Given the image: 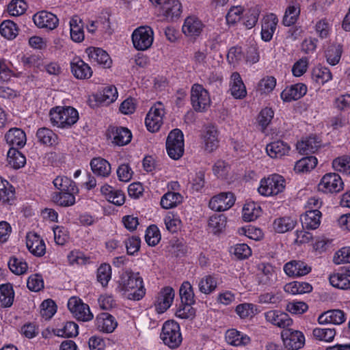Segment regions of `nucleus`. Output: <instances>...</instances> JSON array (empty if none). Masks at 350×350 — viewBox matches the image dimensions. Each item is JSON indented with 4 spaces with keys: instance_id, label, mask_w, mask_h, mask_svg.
Instances as JSON below:
<instances>
[{
    "instance_id": "3",
    "label": "nucleus",
    "mask_w": 350,
    "mask_h": 350,
    "mask_svg": "<svg viewBox=\"0 0 350 350\" xmlns=\"http://www.w3.org/2000/svg\"><path fill=\"white\" fill-rule=\"evenodd\" d=\"M163 343L171 349L178 347L183 340L178 323L174 321L164 323L160 335Z\"/></svg>"
},
{
    "instance_id": "47",
    "label": "nucleus",
    "mask_w": 350,
    "mask_h": 350,
    "mask_svg": "<svg viewBox=\"0 0 350 350\" xmlns=\"http://www.w3.org/2000/svg\"><path fill=\"white\" fill-rule=\"evenodd\" d=\"M312 77L316 83L321 85H323L332 78L329 69L321 66H318L313 69Z\"/></svg>"
},
{
    "instance_id": "51",
    "label": "nucleus",
    "mask_w": 350,
    "mask_h": 350,
    "mask_svg": "<svg viewBox=\"0 0 350 350\" xmlns=\"http://www.w3.org/2000/svg\"><path fill=\"white\" fill-rule=\"evenodd\" d=\"M10 271L16 275L24 274L28 268L27 262L23 259L12 256L8 262Z\"/></svg>"
},
{
    "instance_id": "36",
    "label": "nucleus",
    "mask_w": 350,
    "mask_h": 350,
    "mask_svg": "<svg viewBox=\"0 0 350 350\" xmlns=\"http://www.w3.org/2000/svg\"><path fill=\"white\" fill-rule=\"evenodd\" d=\"M8 161L11 167L18 169L25 165L26 159L16 148L10 147L8 152Z\"/></svg>"
},
{
    "instance_id": "60",
    "label": "nucleus",
    "mask_w": 350,
    "mask_h": 350,
    "mask_svg": "<svg viewBox=\"0 0 350 350\" xmlns=\"http://www.w3.org/2000/svg\"><path fill=\"white\" fill-rule=\"evenodd\" d=\"M299 12L300 10L298 7L295 5L288 6L283 18V24L285 26H291V25L295 24L297 21Z\"/></svg>"
},
{
    "instance_id": "53",
    "label": "nucleus",
    "mask_w": 350,
    "mask_h": 350,
    "mask_svg": "<svg viewBox=\"0 0 350 350\" xmlns=\"http://www.w3.org/2000/svg\"><path fill=\"white\" fill-rule=\"evenodd\" d=\"M14 197V187L6 180L0 178V200L9 202Z\"/></svg>"
},
{
    "instance_id": "15",
    "label": "nucleus",
    "mask_w": 350,
    "mask_h": 350,
    "mask_svg": "<svg viewBox=\"0 0 350 350\" xmlns=\"http://www.w3.org/2000/svg\"><path fill=\"white\" fill-rule=\"evenodd\" d=\"M312 269L301 260H291L284 266V272L289 276L299 277L307 275Z\"/></svg>"
},
{
    "instance_id": "9",
    "label": "nucleus",
    "mask_w": 350,
    "mask_h": 350,
    "mask_svg": "<svg viewBox=\"0 0 350 350\" xmlns=\"http://www.w3.org/2000/svg\"><path fill=\"white\" fill-rule=\"evenodd\" d=\"M319 190L324 193H338L343 189V182L336 173H327L323 176L318 185Z\"/></svg>"
},
{
    "instance_id": "25",
    "label": "nucleus",
    "mask_w": 350,
    "mask_h": 350,
    "mask_svg": "<svg viewBox=\"0 0 350 350\" xmlns=\"http://www.w3.org/2000/svg\"><path fill=\"white\" fill-rule=\"evenodd\" d=\"M90 166L93 173L98 176L107 177L111 172L110 163L100 157L92 159Z\"/></svg>"
},
{
    "instance_id": "12",
    "label": "nucleus",
    "mask_w": 350,
    "mask_h": 350,
    "mask_svg": "<svg viewBox=\"0 0 350 350\" xmlns=\"http://www.w3.org/2000/svg\"><path fill=\"white\" fill-rule=\"evenodd\" d=\"M281 336L284 345L288 349L297 350L301 348L305 342L303 334L299 331H293L290 329L282 332Z\"/></svg>"
},
{
    "instance_id": "38",
    "label": "nucleus",
    "mask_w": 350,
    "mask_h": 350,
    "mask_svg": "<svg viewBox=\"0 0 350 350\" xmlns=\"http://www.w3.org/2000/svg\"><path fill=\"white\" fill-rule=\"evenodd\" d=\"M53 183L55 188L62 191L78 192L75 183L66 176H57Z\"/></svg>"
},
{
    "instance_id": "19",
    "label": "nucleus",
    "mask_w": 350,
    "mask_h": 350,
    "mask_svg": "<svg viewBox=\"0 0 350 350\" xmlns=\"http://www.w3.org/2000/svg\"><path fill=\"white\" fill-rule=\"evenodd\" d=\"M307 92V87L304 83H297L287 87L281 93V98L286 102L298 100Z\"/></svg>"
},
{
    "instance_id": "14",
    "label": "nucleus",
    "mask_w": 350,
    "mask_h": 350,
    "mask_svg": "<svg viewBox=\"0 0 350 350\" xmlns=\"http://www.w3.org/2000/svg\"><path fill=\"white\" fill-rule=\"evenodd\" d=\"M174 291L170 286H166L159 292L156 300L157 310L163 312L172 305L174 298Z\"/></svg>"
},
{
    "instance_id": "45",
    "label": "nucleus",
    "mask_w": 350,
    "mask_h": 350,
    "mask_svg": "<svg viewBox=\"0 0 350 350\" xmlns=\"http://www.w3.org/2000/svg\"><path fill=\"white\" fill-rule=\"evenodd\" d=\"M36 137L38 141L47 146H52L56 143L57 136L51 129L43 127L37 131Z\"/></svg>"
},
{
    "instance_id": "28",
    "label": "nucleus",
    "mask_w": 350,
    "mask_h": 350,
    "mask_svg": "<svg viewBox=\"0 0 350 350\" xmlns=\"http://www.w3.org/2000/svg\"><path fill=\"white\" fill-rule=\"evenodd\" d=\"M231 94L235 98H242L245 96L247 92L245 86L238 72H233L231 75Z\"/></svg>"
},
{
    "instance_id": "42",
    "label": "nucleus",
    "mask_w": 350,
    "mask_h": 350,
    "mask_svg": "<svg viewBox=\"0 0 350 350\" xmlns=\"http://www.w3.org/2000/svg\"><path fill=\"white\" fill-rule=\"evenodd\" d=\"M317 165V159L315 157H306L296 162L294 170L297 172H307L314 169Z\"/></svg>"
},
{
    "instance_id": "23",
    "label": "nucleus",
    "mask_w": 350,
    "mask_h": 350,
    "mask_svg": "<svg viewBox=\"0 0 350 350\" xmlns=\"http://www.w3.org/2000/svg\"><path fill=\"white\" fill-rule=\"evenodd\" d=\"M97 328L103 332L111 333L118 325L113 316L108 313H102L96 319Z\"/></svg>"
},
{
    "instance_id": "37",
    "label": "nucleus",
    "mask_w": 350,
    "mask_h": 350,
    "mask_svg": "<svg viewBox=\"0 0 350 350\" xmlns=\"http://www.w3.org/2000/svg\"><path fill=\"white\" fill-rule=\"evenodd\" d=\"M14 301V291L10 284L0 286V305L1 307H10Z\"/></svg>"
},
{
    "instance_id": "61",
    "label": "nucleus",
    "mask_w": 350,
    "mask_h": 350,
    "mask_svg": "<svg viewBox=\"0 0 350 350\" xmlns=\"http://www.w3.org/2000/svg\"><path fill=\"white\" fill-rule=\"evenodd\" d=\"M273 111L266 107L260 112L257 121L262 130H265L273 118Z\"/></svg>"
},
{
    "instance_id": "62",
    "label": "nucleus",
    "mask_w": 350,
    "mask_h": 350,
    "mask_svg": "<svg viewBox=\"0 0 350 350\" xmlns=\"http://www.w3.org/2000/svg\"><path fill=\"white\" fill-rule=\"evenodd\" d=\"M259 16V10L256 8H251L245 14L243 18V25L247 28L251 29L254 27L258 21Z\"/></svg>"
},
{
    "instance_id": "44",
    "label": "nucleus",
    "mask_w": 350,
    "mask_h": 350,
    "mask_svg": "<svg viewBox=\"0 0 350 350\" xmlns=\"http://www.w3.org/2000/svg\"><path fill=\"white\" fill-rule=\"evenodd\" d=\"M342 53V45L340 44H333L329 46L325 52V57L327 62L332 65H336Z\"/></svg>"
},
{
    "instance_id": "4",
    "label": "nucleus",
    "mask_w": 350,
    "mask_h": 350,
    "mask_svg": "<svg viewBox=\"0 0 350 350\" xmlns=\"http://www.w3.org/2000/svg\"><path fill=\"white\" fill-rule=\"evenodd\" d=\"M166 149L170 158L179 159L184 153V139L183 132L178 129L172 130L166 140Z\"/></svg>"
},
{
    "instance_id": "43",
    "label": "nucleus",
    "mask_w": 350,
    "mask_h": 350,
    "mask_svg": "<svg viewBox=\"0 0 350 350\" xmlns=\"http://www.w3.org/2000/svg\"><path fill=\"white\" fill-rule=\"evenodd\" d=\"M260 213V207L254 202H250L244 205L242 217L244 221H252L256 219Z\"/></svg>"
},
{
    "instance_id": "22",
    "label": "nucleus",
    "mask_w": 350,
    "mask_h": 350,
    "mask_svg": "<svg viewBox=\"0 0 350 350\" xmlns=\"http://www.w3.org/2000/svg\"><path fill=\"white\" fill-rule=\"evenodd\" d=\"M89 57L94 62L103 65L105 68H109L111 59L108 53L100 48L89 47L86 49Z\"/></svg>"
},
{
    "instance_id": "55",
    "label": "nucleus",
    "mask_w": 350,
    "mask_h": 350,
    "mask_svg": "<svg viewBox=\"0 0 350 350\" xmlns=\"http://www.w3.org/2000/svg\"><path fill=\"white\" fill-rule=\"evenodd\" d=\"M226 224V218L223 215L212 216L208 219V227L214 234L221 231Z\"/></svg>"
},
{
    "instance_id": "27",
    "label": "nucleus",
    "mask_w": 350,
    "mask_h": 350,
    "mask_svg": "<svg viewBox=\"0 0 350 350\" xmlns=\"http://www.w3.org/2000/svg\"><path fill=\"white\" fill-rule=\"evenodd\" d=\"M321 146V142L315 136L309 137L304 141L297 143V149L301 154H308L315 152Z\"/></svg>"
},
{
    "instance_id": "30",
    "label": "nucleus",
    "mask_w": 350,
    "mask_h": 350,
    "mask_svg": "<svg viewBox=\"0 0 350 350\" xmlns=\"http://www.w3.org/2000/svg\"><path fill=\"white\" fill-rule=\"evenodd\" d=\"M202 28L200 21L194 17H187L183 26V32L188 36H198Z\"/></svg>"
},
{
    "instance_id": "35",
    "label": "nucleus",
    "mask_w": 350,
    "mask_h": 350,
    "mask_svg": "<svg viewBox=\"0 0 350 350\" xmlns=\"http://www.w3.org/2000/svg\"><path fill=\"white\" fill-rule=\"evenodd\" d=\"M205 150L211 152L218 146L217 131L213 126L206 127L204 136Z\"/></svg>"
},
{
    "instance_id": "57",
    "label": "nucleus",
    "mask_w": 350,
    "mask_h": 350,
    "mask_svg": "<svg viewBox=\"0 0 350 350\" xmlns=\"http://www.w3.org/2000/svg\"><path fill=\"white\" fill-rule=\"evenodd\" d=\"M40 307V314L46 320L50 319L56 312L57 306L52 299L44 300Z\"/></svg>"
},
{
    "instance_id": "11",
    "label": "nucleus",
    "mask_w": 350,
    "mask_h": 350,
    "mask_svg": "<svg viewBox=\"0 0 350 350\" xmlns=\"http://www.w3.org/2000/svg\"><path fill=\"white\" fill-rule=\"evenodd\" d=\"M235 202L232 192H223L213 197L209 202V207L215 211H224L231 208Z\"/></svg>"
},
{
    "instance_id": "29",
    "label": "nucleus",
    "mask_w": 350,
    "mask_h": 350,
    "mask_svg": "<svg viewBox=\"0 0 350 350\" xmlns=\"http://www.w3.org/2000/svg\"><path fill=\"white\" fill-rule=\"evenodd\" d=\"M321 216V213L317 209L306 211L301 217L303 226L307 229H317L320 225Z\"/></svg>"
},
{
    "instance_id": "16",
    "label": "nucleus",
    "mask_w": 350,
    "mask_h": 350,
    "mask_svg": "<svg viewBox=\"0 0 350 350\" xmlns=\"http://www.w3.org/2000/svg\"><path fill=\"white\" fill-rule=\"evenodd\" d=\"M26 245L29 251L36 256H42L45 254L44 242L36 233L27 234Z\"/></svg>"
},
{
    "instance_id": "5",
    "label": "nucleus",
    "mask_w": 350,
    "mask_h": 350,
    "mask_svg": "<svg viewBox=\"0 0 350 350\" xmlns=\"http://www.w3.org/2000/svg\"><path fill=\"white\" fill-rule=\"evenodd\" d=\"M285 188V180L279 174H272L260 181L258 192L263 196H275L283 191Z\"/></svg>"
},
{
    "instance_id": "46",
    "label": "nucleus",
    "mask_w": 350,
    "mask_h": 350,
    "mask_svg": "<svg viewBox=\"0 0 350 350\" xmlns=\"http://www.w3.org/2000/svg\"><path fill=\"white\" fill-rule=\"evenodd\" d=\"M296 223V220L291 217L278 218L274 221L273 228L277 232L284 233L293 230Z\"/></svg>"
},
{
    "instance_id": "56",
    "label": "nucleus",
    "mask_w": 350,
    "mask_h": 350,
    "mask_svg": "<svg viewBox=\"0 0 350 350\" xmlns=\"http://www.w3.org/2000/svg\"><path fill=\"white\" fill-rule=\"evenodd\" d=\"M27 5L23 0H12L8 5V12L12 16H19L23 14Z\"/></svg>"
},
{
    "instance_id": "10",
    "label": "nucleus",
    "mask_w": 350,
    "mask_h": 350,
    "mask_svg": "<svg viewBox=\"0 0 350 350\" xmlns=\"http://www.w3.org/2000/svg\"><path fill=\"white\" fill-rule=\"evenodd\" d=\"M68 308L78 320L88 321L93 318V314L90 312L89 306L77 297H72L69 299Z\"/></svg>"
},
{
    "instance_id": "24",
    "label": "nucleus",
    "mask_w": 350,
    "mask_h": 350,
    "mask_svg": "<svg viewBox=\"0 0 350 350\" xmlns=\"http://www.w3.org/2000/svg\"><path fill=\"white\" fill-rule=\"evenodd\" d=\"M278 22V20L275 14H271L267 16L262 25L261 36L263 40L267 42L272 38Z\"/></svg>"
},
{
    "instance_id": "20",
    "label": "nucleus",
    "mask_w": 350,
    "mask_h": 350,
    "mask_svg": "<svg viewBox=\"0 0 350 350\" xmlns=\"http://www.w3.org/2000/svg\"><path fill=\"white\" fill-rule=\"evenodd\" d=\"M70 68L72 73L77 79H89L92 75V70L90 66L79 58L74 59L71 62Z\"/></svg>"
},
{
    "instance_id": "48",
    "label": "nucleus",
    "mask_w": 350,
    "mask_h": 350,
    "mask_svg": "<svg viewBox=\"0 0 350 350\" xmlns=\"http://www.w3.org/2000/svg\"><path fill=\"white\" fill-rule=\"evenodd\" d=\"M0 33L8 39H12L18 34V28L12 21L5 20L0 25Z\"/></svg>"
},
{
    "instance_id": "13",
    "label": "nucleus",
    "mask_w": 350,
    "mask_h": 350,
    "mask_svg": "<svg viewBox=\"0 0 350 350\" xmlns=\"http://www.w3.org/2000/svg\"><path fill=\"white\" fill-rule=\"evenodd\" d=\"M33 20L38 27L50 30L55 29L59 23V20L55 14L44 10L34 14Z\"/></svg>"
},
{
    "instance_id": "49",
    "label": "nucleus",
    "mask_w": 350,
    "mask_h": 350,
    "mask_svg": "<svg viewBox=\"0 0 350 350\" xmlns=\"http://www.w3.org/2000/svg\"><path fill=\"white\" fill-rule=\"evenodd\" d=\"M118 95V92L115 86H108L103 89L102 92L96 94V99L99 102H106L111 103L113 102Z\"/></svg>"
},
{
    "instance_id": "17",
    "label": "nucleus",
    "mask_w": 350,
    "mask_h": 350,
    "mask_svg": "<svg viewBox=\"0 0 350 350\" xmlns=\"http://www.w3.org/2000/svg\"><path fill=\"white\" fill-rule=\"evenodd\" d=\"M265 319L274 325L285 328L292 324V319L288 314L279 310H270L265 314Z\"/></svg>"
},
{
    "instance_id": "54",
    "label": "nucleus",
    "mask_w": 350,
    "mask_h": 350,
    "mask_svg": "<svg viewBox=\"0 0 350 350\" xmlns=\"http://www.w3.org/2000/svg\"><path fill=\"white\" fill-rule=\"evenodd\" d=\"M198 286L201 293L209 294L217 287V281L211 275H206L200 280Z\"/></svg>"
},
{
    "instance_id": "39",
    "label": "nucleus",
    "mask_w": 350,
    "mask_h": 350,
    "mask_svg": "<svg viewBox=\"0 0 350 350\" xmlns=\"http://www.w3.org/2000/svg\"><path fill=\"white\" fill-rule=\"evenodd\" d=\"M312 286L308 282L295 281L287 284L284 286V291L291 294H304L311 292Z\"/></svg>"
},
{
    "instance_id": "7",
    "label": "nucleus",
    "mask_w": 350,
    "mask_h": 350,
    "mask_svg": "<svg viewBox=\"0 0 350 350\" xmlns=\"http://www.w3.org/2000/svg\"><path fill=\"white\" fill-rule=\"evenodd\" d=\"M191 101L196 111H204L211 103L208 92L199 84H194L191 88Z\"/></svg>"
},
{
    "instance_id": "6",
    "label": "nucleus",
    "mask_w": 350,
    "mask_h": 350,
    "mask_svg": "<svg viewBox=\"0 0 350 350\" xmlns=\"http://www.w3.org/2000/svg\"><path fill=\"white\" fill-rule=\"evenodd\" d=\"M132 41L135 48L144 51L150 47L153 42V31L149 27H139L132 34Z\"/></svg>"
},
{
    "instance_id": "59",
    "label": "nucleus",
    "mask_w": 350,
    "mask_h": 350,
    "mask_svg": "<svg viewBox=\"0 0 350 350\" xmlns=\"http://www.w3.org/2000/svg\"><path fill=\"white\" fill-rule=\"evenodd\" d=\"M145 239L148 245L150 246H155L158 244L161 239V235L156 226L152 225L147 228Z\"/></svg>"
},
{
    "instance_id": "18",
    "label": "nucleus",
    "mask_w": 350,
    "mask_h": 350,
    "mask_svg": "<svg viewBox=\"0 0 350 350\" xmlns=\"http://www.w3.org/2000/svg\"><path fill=\"white\" fill-rule=\"evenodd\" d=\"M7 144L11 147L22 148L26 143V135L25 132L18 128L10 129L5 135Z\"/></svg>"
},
{
    "instance_id": "50",
    "label": "nucleus",
    "mask_w": 350,
    "mask_h": 350,
    "mask_svg": "<svg viewBox=\"0 0 350 350\" xmlns=\"http://www.w3.org/2000/svg\"><path fill=\"white\" fill-rule=\"evenodd\" d=\"M182 304H194V293L191 284L184 282L179 290Z\"/></svg>"
},
{
    "instance_id": "64",
    "label": "nucleus",
    "mask_w": 350,
    "mask_h": 350,
    "mask_svg": "<svg viewBox=\"0 0 350 350\" xmlns=\"http://www.w3.org/2000/svg\"><path fill=\"white\" fill-rule=\"evenodd\" d=\"M334 262L336 265L350 263V247H342L334 256Z\"/></svg>"
},
{
    "instance_id": "1",
    "label": "nucleus",
    "mask_w": 350,
    "mask_h": 350,
    "mask_svg": "<svg viewBox=\"0 0 350 350\" xmlns=\"http://www.w3.org/2000/svg\"><path fill=\"white\" fill-rule=\"evenodd\" d=\"M117 291L129 299L140 300L146 293L143 279L139 273L130 270L124 271L120 275Z\"/></svg>"
},
{
    "instance_id": "34",
    "label": "nucleus",
    "mask_w": 350,
    "mask_h": 350,
    "mask_svg": "<svg viewBox=\"0 0 350 350\" xmlns=\"http://www.w3.org/2000/svg\"><path fill=\"white\" fill-rule=\"evenodd\" d=\"M113 142L118 146L129 144L132 138L131 131L125 127L113 128L111 130Z\"/></svg>"
},
{
    "instance_id": "63",
    "label": "nucleus",
    "mask_w": 350,
    "mask_h": 350,
    "mask_svg": "<svg viewBox=\"0 0 350 350\" xmlns=\"http://www.w3.org/2000/svg\"><path fill=\"white\" fill-rule=\"evenodd\" d=\"M27 286L30 291H39L44 287L42 277L39 274H33L29 277Z\"/></svg>"
},
{
    "instance_id": "33",
    "label": "nucleus",
    "mask_w": 350,
    "mask_h": 350,
    "mask_svg": "<svg viewBox=\"0 0 350 350\" xmlns=\"http://www.w3.org/2000/svg\"><path fill=\"white\" fill-rule=\"evenodd\" d=\"M329 282L335 288L347 290L350 288V273H335L329 276Z\"/></svg>"
},
{
    "instance_id": "26",
    "label": "nucleus",
    "mask_w": 350,
    "mask_h": 350,
    "mask_svg": "<svg viewBox=\"0 0 350 350\" xmlns=\"http://www.w3.org/2000/svg\"><path fill=\"white\" fill-rule=\"evenodd\" d=\"M290 150V146L282 141H276L268 144L266 151L271 158H281L286 154Z\"/></svg>"
},
{
    "instance_id": "21",
    "label": "nucleus",
    "mask_w": 350,
    "mask_h": 350,
    "mask_svg": "<svg viewBox=\"0 0 350 350\" xmlns=\"http://www.w3.org/2000/svg\"><path fill=\"white\" fill-rule=\"evenodd\" d=\"M163 15L170 21L178 19L182 13V5L178 0H167L161 7Z\"/></svg>"
},
{
    "instance_id": "31",
    "label": "nucleus",
    "mask_w": 350,
    "mask_h": 350,
    "mask_svg": "<svg viewBox=\"0 0 350 350\" xmlns=\"http://www.w3.org/2000/svg\"><path fill=\"white\" fill-rule=\"evenodd\" d=\"M70 37L77 42H80L84 39L83 25L82 20L77 16H75L70 21Z\"/></svg>"
},
{
    "instance_id": "8",
    "label": "nucleus",
    "mask_w": 350,
    "mask_h": 350,
    "mask_svg": "<svg viewBox=\"0 0 350 350\" xmlns=\"http://www.w3.org/2000/svg\"><path fill=\"white\" fill-rule=\"evenodd\" d=\"M164 109L161 103H156L152 107L146 115L145 123L150 132L157 131L163 124Z\"/></svg>"
},
{
    "instance_id": "2",
    "label": "nucleus",
    "mask_w": 350,
    "mask_h": 350,
    "mask_svg": "<svg viewBox=\"0 0 350 350\" xmlns=\"http://www.w3.org/2000/svg\"><path fill=\"white\" fill-rule=\"evenodd\" d=\"M50 119L53 125L68 128L77 122L79 113L72 107H56L51 110Z\"/></svg>"
},
{
    "instance_id": "52",
    "label": "nucleus",
    "mask_w": 350,
    "mask_h": 350,
    "mask_svg": "<svg viewBox=\"0 0 350 350\" xmlns=\"http://www.w3.org/2000/svg\"><path fill=\"white\" fill-rule=\"evenodd\" d=\"M336 335V330L334 327H327L315 328L313 330V336L319 340L325 342L332 341Z\"/></svg>"
},
{
    "instance_id": "40",
    "label": "nucleus",
    "mask_w": 350,
    "mask_h": 350,
    "mask_svg": "<svg viewBox=\"0 0 350 350\" xmlns=\"http://www.w3.org/2000/svg\"><path fill=\"white\" fill-rule=\"evenodd\" d=\"M70 191H62L54 193L52 196L53 201L61 206H70L75 204V198Z\"/></svg>"
},
{
    "instance_id": "41",
    "label": "nucleus",
    "mask_w": 350,
    "mask_h": 350,
    "mask_svg": "<svg viewBox=\"0 0 350 350\" xmlns=\"http://www.w3.org/2000/svg\"><path fill=\"white\" fill-rule=\"evenodd\" d=\"M183 197L179 193L167 192L161 199V206L165 209H169L177 206L182 202Z\"/></svg>"
},
{
    "instance_id": "58",
    "label": "nucleus",
    "mask_w": 350,
    "mask_h": 350,
    "mask_svg": "<svg viewBox=\"0 0 350 350\" xmlns=\"http://www.w3.org/2000/svg\"><path fill=\"white\" fill-rule=\"evenodd\" d=\"M111 277V266L108 264L101 265L97 270V280L103 286H107Z\"/></svg>"
},
{
    "instance_id": "32",
    "label": "nucleus",
    "mask_w": 350,
    "mask_h": 350,
    "mask_svg": "<svg viewBox=\"0 0 350 350\" xmlns=\"http://www.w3.org/2000/svg\"><path fill=\"white\" fill-rule=\"evenodd\" d=\"M225 338L228 344L234 346L245 345L250 341V338L247 335L242 334L234 329L228 330Z\"/></svg>"
}]
</instances>
